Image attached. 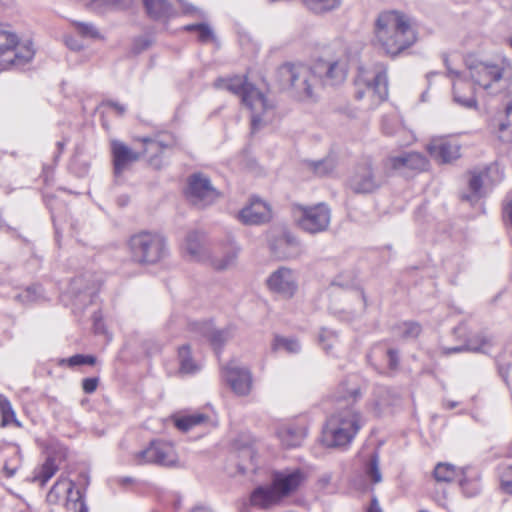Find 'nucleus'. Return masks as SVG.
Returning <instances> with one entry per match:
<instances>
[{"label":"nucleus","instance_id":"obj_1","mask_svg":"<svg viewBox=\"0 0 512 512\" xmlns=\"http://www.w3.org/2000/svg\"><path fill=\"white\" fill-rule=\"evenodd\" d=\"M342 53L336 59H319L310 68L287 63L281 66L279 72L299 100L314 99L318 86H335L345 80L348 60L344 50Z\"/></svg>","mask_w":512,"mask_h":512},{"label":"nucleus","instance_id":"obj_2","mask_svg":"<svg viewBox=\"0 0 512 512\" xmlns=\"http://www.w3.org/2000/svg\"><path fill=\"white\" fill-rule=\"evenodd\" d=\"M377 44L394 58L416 42V34L408 18L397 11L381 13L375 23Z\"/></svg>","mask_w":512,"mask_h":512},{"label":"nucleus","instance_id":"obj_3","mask_svg":"<svg viewBox=\"0 0 512 512\" xmlns=\"http://www.w3.org/2000/svg\"><path fill=\"white\" fill-rule=\"evenodd\" d=\"M307 475L300 468L274 471L269 485L256 487L250 496L253 506L268 509L295 493L306 481Z\"/></svg>","mask_w":512,"mask_h":512},{"label":"nucleus","instance_id":"obj_4","mask_svg":"<svg viewBox=\"0 0 512 512\" xmlns=\"http://www.w3.org/2000/svg\"><path fill=\"white\" fill-rule=\"evenodd\" d=\"M218 89H225L241 98V102L251 110V133H256L268 120L264 115L273 109V105L265 95L253 84L246 80V77L233 76L228 79L218 78L215 83Z\"/></svg>","mask_w":512,"mask_h":512},{"label":"nucleus","instance_id":"obj_5","mask_svg":"<svg viewBox=\"0 0 512 512\" xmlns=\"http://www.w3.org/2000/svg\"><path fill=\"white\" fill-rule=\"evenodd\" d=\"M368 95L372 104H379L388 97L387 67L376 63L370 68H359L355 79V97L358 100Z\"/></svg>","mask_w":512,"mask_h":512},{"label":"nucleus","instance_id":"obj_6","mask_svg":"<svg viewBox=\"0 0 512 512\" xmlns=\"http://www.w3.org/2000/svg\"><path fill=\"white\" fill-rule=\"evenodd\" d=\"M32 42L19 43L18 36L7 24L0 23V63L4 67L24 66L34 57Z\"/></svg>","mask_w":512,"mask_h":512},{"label":"nucleus","instance_id":"obj_7","mask_svg":"<svg viewBox=\"0 0 512 512\" xmlns=\"http://www.w3.org/2000/svg\"><path fill=\"white\" fill-rule=\"evenodd\" d=\"M129 247L134 260L141 264L157 263L167 255L166 240L158 233L143 231L133 235Z\"/></svg>","mask_w":512,"mask_h":512},{"label":"nucleus","instance_id":"obj_8","mask_svg":"<svg viewBox=\"0 0 512 512\" xmlns=\"http://www.w3.org/2000/svg\"><path fill=\"white\" fill-rule=\"evenodd\" d=\"M293 215L297 226L304 232L316 235L328 230L332 211L328 204L296 205Z\"/></svg>","mask_w":512,"mask_h":512},{"label":"nucleus","instance_id":"obj_9","mask_svg":"<svg viewBox=\"0 0 512 512\" xmlns=\"http://www.w3.org/2000/svg\"><path fill=\"white\" fill-rule=\"evenodd\" d=\"M143 143L145 144L144 151L135 152L121 141H112L111 150L113 155L114 173L116 176L121 175L128 165L136 162L142 154L151 152L156 155L163 149V146L159 141L151 138L143 139Z\"/></svg>","mask_w":512,"mask_h":512},{"label":"nucleus","instance_id":"obj_10","mask_svg":"<svg viewBox=\"0 0 512 512\" xmlns=\"http://www.w3.org/2000/svg\"><path fill=\"white\" fill-rule=\"evenodd\" d=\"M383 177L371 162H363L353 169L348 178V187L355 194H371L383 184Z\"/></svg>","mask_w":512,"mask_h":512},{"label":"nucleus","instance_id":"obj_11","mask_svg":"<svg viewBox=\"0 0 512 512\" xmlns=\"http://www.w3.org/2000/svg\"><path fill=\"white\" fill-rule=\"evenodd\" d=\"M185 194L188 201L198 208L211 205L219 196L210 179L202 173H194L188 177Z\"/></svg>","mask_w":512,"mask_h":512},{"label":"nucleus","instance_id":"obj_12","mask_svg":"<svg viewBox=\"0 0 512 512\" xmlns=\"http://www.w3.org/2000/svg\"><path fill=\"white\" fill-rule=\"evenodd\" d=\"M466 66L473 82L487 91L503 78L504 68L498 64L469 58Z\"/></svg>","mask_w":512,"mask_h":512},{"label":"nucleus","instance_id":"obj_13","mask_svg":"<svg viewBox=\"0 0 512 512\" xmlns=\"http://www.w3.org/2000/svg\"><path fill=\"white\" fill-rule=\"evenodd\" d=\"M138 464L153 463L165 467L175 466L177 456L172 445L160 441H152L150 445L137 453Z\"/></svg>","mask_w":512,"mask_h":512},{"label":"nucleus","instance_id":"obj_14","mask_svg":"<svg viewBox=\"0 0 512 512\" xmlns=\"http://www.w3.org/2000/svg\"><path fill=\"white\" fill-rule=\"evenodd\" d=\"M270 250L279 260L295 259L303 252L299 239L287 230L281 231L270 240Z\"/></svg>","mask_w":512,"mask_h":512},{"label":"nucleus","instance_id":"obj_15","mask_svg":"<svg viewBox=\"0 0 512 512\" xmlns=\"http://www.w3.org/2000/svg\"><path fill=\"white\" fill-rule=\"evenodd\" d=\"M223 377L238 396H247L252 390L253 378L250 370L235 362H230L223 368Z\"/></svg>","mask_w":512,"mask_h":512},{"label":"nucleus","instance_id":"obj_16","mask_svg":"<svg viewBox=\"0 0 512 512\" xmlns=\"http://www.w3.org/2000/svg\"><path fill=\"white\" fill-rule=\"evenodd\" d=\"M460 149L458 142L444 138H434L427 145L429 155L439 164H448L460 158Z\"/></svg>","mask_w":512,"mask_h":512},{"label":"nucleus","instance_id":"obj_17","mask_svg":"<svg viewBox=\"0 0 512 512\" xmlns=\"http://www.w3.org/2000/svg\"><path fill=\"white\" fill-rule=\"evenodd\" d=\"M189 326L192 332L207 338L217 354L225 343L233 337L232 328L227 327L217 330L210 321L193 322Z\"/></svg>","mask_w":512,"mask_h":512},{"label":"nucleus","instance_id":"obj_18","mask_svg":"<svg viewBox=\"0 0 512 512\" xmlns=\"http://www.w3.org/2000/svg\"><path fill=\"white\" fill-rule=\"evenodd\" d=\"M272 291L282 294L285 297H292L297 289L296 278L291 269L281 267L275 271L267 280Z\"/></svg>","mask_w":512,"mask_h":512},{"label":"nucleus","instance_id":"obj_19","mask_svg":"<svg viewBox=\"0 0 512 512\" xmlns=\"http://www.w3.org/2000/svg\"><path fill=\"white\" fill-rule=\"evenodd\" d=\"M388 161L391 168L398 171H424L428 166V160L419 152H403L390 157Z\"/></svg>","mask_w":512,"mask_h":512},{"label":"nucleus","instance_id":"obj_20","mask_svg":"<svg viewBox=\"0 0 512 512\" xmlns=\"http://www.w3.org/2000/svg\"><path fill=\"white\" fill-rule=\"evenodd\" d=\"M490 126L500 141L512 142V100L491 120Z\"/></svg>","mask_w":512,"mask_h":512},{"label":"nucleus","instance_id":"obj_21","mask_svg":"<svg viewBox=\"0 0 512 512\" xmlns=\"http://www.w3.org/2000/svg\"><path fill=\"white\" fill-rule=\"evenodd\" d=\"M239 218L244 224H261L270 219V209L266 203L256 199L239 212Z\"/></svg>","mask_w":512,"mask_h":512},{"label":"nucleus","instance_id":"obj_22","mask_svg":"<svg viewBox=\"0 0 512 512\" xmlns=\"http://www.w3.org/2000/svg\"><path fill=\"white\" fill-rule=\"evenodd\" d=\"M355 435V430H345L339 426L330 427L325 424L322 431V442L331 448L345 447L351 443Z\"/></svg>","mask_w":512,"mask_h":512},{"label":"nucleus","instance_id":"obj_23","mask_svg":"<svg viewBox=\"0 0 512 512\" xmlns=\"http://www.w3.org/2000/svg\"><path fill=\"white\" fill-rule=\"evenodd\" d=\"M330 427L339 426L345 430H355L357 434L362 426L361 415L357 413L352 407H346L341 411L333 414L327 421Z\"/></svg>","mask_w":512,"mask_h":512},{"label":"nucleus","instance_id":"obj_24","mask_svg":"<svg viewBox=\"0 0 512 512\" xmlns=\"http://www.w3.org/2000/svg\"><path fill=\"white\" fill-rule=\"evenodd\" d=\"M374 396V409L378 415L390 407L397 406L401 401V395L397 390L384 386L377 387Z\"/></svg>","mask_w":512,"mask_h":512},{"label":"nucleus","instance_id":"obj_25","mask_svg":"<svg viewBox=\"0 0 512 512\" xmlns=\"http://www.w3.org/2000/svg\"><path fill=\"white\" fill-rule=\"evenodd\" d=\"M146 13L152 20L166 22L176 13L168 0H142Z\"/></svg>","mask_w":512,"mask_h":512},{"label":"nucleus","instance_id":"obj_26","mask_svg":"<svg viewBox=\"0 0 512 512\" xmlns=\"http://www.w3.org/2000/svg\"><path fill=\"white\" fill-rule=\"evenodd\" d=\"M492 346V339L484 336L477 335L473 338H469L466 340L464 345L454 346L444 348V353L446 355L460 353L464 351L478 352V353H488V349Z\"/></svg>","mask_w":512,"mask_h":512},{"label":"nucleus","instance_id":"obj_27","mask_svg":"<svg viewBox=\"0 0 512 512\" xmlns=\"http://www.w3.org/2000/svg\"><path fill=\"white\" fill-rule=\"evenodd\" d=\"M185 249L192 260L205 261L209 258V252L204 246V236L198 231H191L187 234Z\"/></svg>","mask_w":512,"mask_h":512},{"label":"nucleus","instance_id":"obj_28","mask_svg":"<svg viewBox=\"0 0 512 512\" xmlns=\"http://www.w3.org/2000/svg\"><path fill=\"white\" fill-rule=\"evenodd\" d=\"M453 100L458 105L467 108H477V100L472 88L465 81L453 84Z\"/></svg>","mask_w":512,"mask_h":512},{"label":"nucleus","instance_id":"obj_29","mask_svg":"<svg viewBox=\"0 0 512 512\" xmlns=\"http://www.w3.org/2000/svg\"><path fill=\"white\" fill-rule=\"evenodd\" d=\"M178 372L181 375H194L201 370V365L193 358L190 345L178 348Z\"/></svg>","mask_w":512,"mask_h":512},{"label":"nucleus","instance_id":"obj_30","mask_svg":"<svg viewBox=\"0 0 512 512\" xmlns=\"http://www.w3.org/2000/svg\"><path fill=\"white\" fill-rule=\"evenodd\" d=\"M278 438L286 448H295L301 445L305 437V431L300 426L289 425L282 427L277 432Z\"/></svg>","mask_w":512,"mask_h":512},{"label":"nucleus","instance_id":"obj_31","mask_svg":"<svg viewBox=\"0 0 512 512\" xmlns=\"http://www.w3.org/2000/svg\"><path fill=\"white\" fill-rule=\"evenodd\" d=\"M132 0H91L89 7L92 11L104 14L115 10H124L130 7Z\"/></svg>","mask_w":512,"mask_h":512},{"label":"nucleus","instance_id":"obj_32","mask_svg":"<svg viewBox=\"0 0 512 512\" xmlns=\"http://www.w3.org/2000/svg\"><path fill=\"white\" fill-rule=\"evenodd\" d=\"M75 484L72 481L67 482V509L71 510L73 512H88L87 504L84 500V492L77 489L75 492L76 498L73 499V490H74Z\"/></svg>","mask_w":512,"mask_h":512},{"label":"nucleus","instance_id":"obj_33","mask_svg":"<svg viewBox=\"0 0 512 512\" xmlns=\"http://www.w3.org/2000/svg\"><path fill=\"white\" fill-rule=\"evenodd\" d=\"M460 474H464V468H456L449 463H438L433 471L435 480L445 483L452 482Z\"/></svg>","mask_w":512,"mask_h":512},{"label":"nucleus","instance_id":"obj_34","mask_svg":"<svg viewBox=\"0 0 512 512\" xmlns=\"http://www.w3.org/2000/svg\"><path fill=\"white\" fill-rule=\"evenodd\" d=\"M460 476L459 485L466 497L472 498L480 494L482 486L480 483V476L477 473L472 476H468L466 469H464V474H460Z\"/></svg>","mask_w":512,"mask_h":512},{"label":"nucleus","instance_id":"obj_35","mask_svg":"<svg viewBox=\"0 0 512 512\" xmlns=\"http://www.w3.org/2000/svg\"><path fill=\"white\" fill-rule=\"evenodd\" d=\"M305 7L314 14H326L337 10L342 0H301Z\"/></svg>","mask_w":512,"mask_h":512},{"label":"nucleus","instance_id":"obj_36","mask_svg":"<svg viewBox=\"0 0 512 512\" xmlns=\"http://www.w3.org/2000/svg\"><path fill=\"white\" fill-rule=\"evenodd\" d=\"M208 419L203 413L184 414L174 417V425L182 432H187Z\"/></svg>","mask_w":512,"mask_h":512},{"label":"nucleus","instance_id":"obj_37","mask_svg":"<svg viewBox=\"0 0 512 512\" xmlns=\"http://www.w3.org/2000/svg\"><path fill=\"white\" fill-rule=\"evenodd\" d=\"M487 171H473L471 172L470 178H469V195H464L463 199L473 202L477 201L481 197V188L483 185V176H486Z\"/></svg>","mask_w":512,"mask_h":512},{"label":"nucleus","instance_id":"obj_38","mask_svg":"<svg viewBox=\"0 0 512 512\" xmlns=\"http://www.w3.org/2000/svg\"><path fill=\"white\" fill-rule=\"evenodd\" d=\"M256 452L251 446H245L239 451L237 468L240 474H246L249 470L255 471L254 458Z\"/></svg>","mask_w":512,"mask_h":512},{"label":"nucleus","instance_id":"obj_39","mask_svg":"<svg viewBox=\"0 0 512 512\" xmlns=\"http://www.w3.org/2000/svg\"><path fill=\"white\" fill-rule=\"evenodd\" d=\"M0 414H1V427H6L11 423L16 426H21L20 422L15 417V412L7 397L0 394Z\"/></svg>","mask_w":512,"mask_h":512},{"label":"nucleus","instance_id":"obj_40","mask_svg":"<svg viewBox=\"0 0 512 512\" xmlns=\"http://www.w3.org/2000/svg\"><path fill=\"white\" fill-rule=\"evenodd\" d=\"M238 256V249L232 248L228 250L221 258L210 257L207 259L211 265L217 270H226L235 265Z\"/></svg>","mask_w":512,"mask_h":512},{"label":"nucleus","instance_id":"obj_41","mask_svg":"<svg viewBox=\"0 0 512 512\" xmlns=\"http://www.w3.org/2000/svg\"><path fill=\"white\" fill-rule=\"evenodd\" d=\"M307 164L318 176H326L330 174L336 166V162L332 157H327L318 161H308Z\"/></svg>","mask_w":512,"mask_h":512},{"label":"nucleus","instance_id":"obj_42","mask_svg":"<svg viewBox=\"0 0 512 512\" xmlns=\"http://www.w3.org/2000/svg\"><path fill=\"white\" fill-rule=\"evenodd\" d=\"M184 30L188 32H196L199 41L206 43L213 39L214 34L211 27L206 23H195L184 26Z\"/></svg>","mask_w":512,"mask_h":512},{"label":"nucleus","instance_id":"obj_43","mask_svg":"<svg viewBox=\"0 0 512 512\" xmlns=\"http://www.w3.org/2000/svg\"><path fill=\"white\" fill-rule=\"evenodd\" d=\"M97 358L91 354H75L69 358L61 359V365H67L70 368L80 365H95Z\"/></svg>","mask_w":512,"mask_h":512},{"label":"nucleus","instance_id":"obj_44","mask_svg":"<svg viewBox=\"0 0 512 512\" xmlns=\"http://www.w3.org/2000/svg\"><path fill=\"white\" fill-rule=\"evenodd\" d=\"M365 473L372 483L377 484L381 482L382 475L379 469V457L377 453L372 454L366 465Z\"/></svg>","mask_w":512,"mask_h":512},{"label":"nucleus","instance_id":"obj_45","mask_svg":"<svg viewBox=\"0 0 512 512\" xmlns=\"http://www.w3.org/2000/svg\"><path fill=\"white\" fill-rule=\"evenodd\" d=\"M274 350L284 349L288 353H298L301 349L299 342L294 338H285L277 336L273 344Z\"/></svg>","mask_w":512,"mask_h":512},{"label":"nucleus","instance_id":"obj_46","mask_svg":"<svg viewBox=\"0 0 512 512\" xmlns=\"http://www.w3.org/2000/svg\"><path fill=\"white\" fill-rule=\"evenodd\" d=\"M42 287L40 285H32L27 287L23 292L19 293L16 298L23 303H32L38 301L42 296Z\"/></svg>","mask_w":512,"mask_h":512},{"label":"nucleus","instance_id":"obj_47","mask_svg":"<svg viewBox=\"0 0 512 512\" xmlns=\"http://www.w3.org/2000/svg\"><path fill=\"white\" fill-rule=\"evenodd\" d=\"M73 26L77 33L84 38H98L99 32L92 23L74 21Z\"/></svg>","mask_w":512,"mask_h":512},{"label":"nucleus","instance_id":"obj_48","mask_svg":"<svg viewBox=\"0 0 512 512\" xmlns=\"http://www.w3.org/2000/svg\"><path fill=\"white\" fill-rule=\"evenodd\" d=\"M57 471L55 460L51 457L47 458L42 465L39 478L42 485H44L49 479H51Z\"/></svg>","mask_w":512,"mask_h":512},{"label":"nucleus","instance_id":"obj_49","mask_svg":"<svg viewBox=\"0 0 512 512\" xmlns=\"http://www.w3.org/2000/svg\"><path fill=\"white\" fill-rule=\"evenodd\" d=\"M398 118L396 115H385L382 117L381 127L382 131L386 135H393L398 127Z\"/></svg>","mask_w":512,"mask_h":512},{"label":"nucleus","instance_id":"obj_50","mask_svg":"<svg viewBox=\"0 0 512 512\" xmlns=\"http://www.w3.org/2000/svg\"><path fill=\"white\" fill-rule=\"evenodd\" d=\"M402 329V335L405 338H415L421 332V326L417 322H405Z\"/></svg>","mask_w":512,"mask_h":512},{"label":"nucleus","instance_id":"obj_51","mask_svg":"<svg viewBox=\"0 0 512 512\" xmlns=\"http://www.w3.org/2000/svg\"><path fill=\"white\" fill-rule=\"evenodd\" d=\"M152 45V40L147 36L137 37L133 42L132 51L134 54H140Z\"/></svg>","mask_w":512,"mask_h":512},{"label":"nucleus","instance_id":"obj_52","mask_svg":"<svg viewBox=\"0 0 512 512\" xmlns=\"http://www.w3.org/2000/svg\"><path fill=\"white\" fill-rule=\"evenodd\" d=\"M99 379L97 377H89L82 380V389L85 393L91 394L96 391Z\"/></svg>","mask_w":512,"mask_h":512},{"label":"nucleus","instance_id":"obj_53","mask_svg":"<svg viewBox=\"0 0 512 512\" xmlns=\"http://www.w3.org/2000/svg\"><path fill=\"white\" fill-rule=\"evenodd\" d=\"M386 356L388 358V367L391 370H394L398 367L399 364V352L396 349L389 348L385 351Z\"/></svg>","mask_w":512,"mask_h":512},{"label":"nucleus","instance_id":"obj_54","mask_svg":"<svg viewBox=\"0 0 512 512\" xmlns=\"http://www.w3.org/2000/svg\"><path fill=\"white\" fill-rule=\"evenodd\" d=\"M101 106H107L112 108L119 116H123L126 112V107L117 101L106 100L101 103Z\"/></svg>","mask_w":512,"mask_h":512},{"label":"nucleus","instance_id":"obj_55","mask_svg":"<svg viewBox=\"0 0 512 512\" xmlns=\"http://www.w3.org/2000/svg\"><path fill=\"white\" fill-rule=\"evenodd\" d=\"M10 462H11V460L5 461L4 466H3V473L8 478L13 477L16 474L17 470H18V465H13L12 466L10 464Z\"/></svg>","mask_w":512,"mask_h":512},{"label":"nucleus","instance_id":"obj_56","mask_svg":"<svg viewBox=\"0 0 512 512\" xmlns=\"http://www.w3.org/2000/svg\"><path fill=\"white\" fill-rule=\"evenodd\" d=\"M82 281H83V277L82 276L76 277L75 279H73L72 282L70 283V290H71V292H73L75 294L82 293V289H81Z\"/></svg>","mask_w":512,"mask_h":512},{"label":"nucleus","instance_id":"obj_57","mask_svg":"<svg viewBox=\"0 0 512 512\" xmlns=\"http://www.w3.org/2000/svg\"><path fill=\"white\" fill-rule=\"evenodd\" d=\"M361 396V392L359 388H352L347 392V394L341 396L344 400L352 399V401H355L357 398Z\"/></svg>","mask_w":512,"mask_h":512},{"label":"nucleus","instance_id":"obj_58","mask_svg":"<svg viewBox=\"0 0 512 512\" xmlns=\"http://www.w3.org/2000/svg\"><path fill=\"white\" fill-rule=\"evenodd\" d=\"M366 512H382V510H381V508L379 506V502H378L376 497H373L371 499L370 506H369V508L367 509Z\"/></svg>","mask_w":512,"mask_h":512},{"label":"nucleus","instance_id":"obj_59","mask_svg":"<svg viewBox=\"0 0 512 512\" xmlns=\"http://www.w3.org/2000/svg\"><path fill=\"white\" fill-rule=\"evenodd\" d=\"M94 320V328L96 332H101L102 330V322H101V316L99 313H95L93 316Z\"/></svg>","mask_w":512,"mask_h":512},{"label":"nucleus","instance_id":"obj_60","mask_svg":"<svg viewBox=\"0 0 512 512\" xmlns=\"http://www.w3.org/2000/svg\"><path fill=\"white\" fill-rule=\"evenodd\" d=\"M65 482L63 481H57L50 489L48 497L51 498L54 494L58 493V489L61 485H63Z\"/></svg>","mask_w":512,"mask_h":512},{"label":"nucleus","instance_id":"obj_61","mask_svg":"<svg viewBox=\"0 0 512 512\" xmlns=\"http://www.w3.org/2000/svg\"><path fill=\"white\" fill-rule=\"evenodd\" d=\"M182 8H183V12L185 14H192V13H196L198 12V10L196 9V7H194L193 5L191 4H182Z\"/></svg>","mask_w":512,"mask_h":512},{"label":"nucleus","instance_id":"obj_62","mask_svg":"<svg viewBox=\"0 0 512 512\" xmlns=\"http://www.w3.org/2000/svg\"><path fill=\"white\" fill-rule=\"evenodd\" d=\"M444 64H445V66H446V67H447V69H448V75H449V76H456V77H459V76H460V73H459L458 71H455V70H453V69H451V68L449 67V65H448V58H447V57H445V58H444Z\"/></svg>","mask_w":512,"mask_h":512},{"label":"nucleus","instance_id":"obj_63","mask_svg":"<svg viewBox=\"0 0 512 512\" xmlns=\"http://www.w3.org/2000/svg\"><path fill=\"white\" fill-rule=\"evenodd\" d=\"M504 212L509 217V220H510L511 225H512V200L505 206Z\"/></svg>","mask_w":512,"mask_h":512},{"label":"nucleus","instance_id":"obj_64","mask_svg":"<svg viewBox=\"0 0 512 512\" xmlns=\"http://www.w3.org/2000/svg\"><path fill=\"white\" fill-rule=\"evenodd\" d=\"M502 487L505 491L512 494V480L510 481H502Z\"/></svg>","mask_w":512,"mask_h":512}]
</instances>
